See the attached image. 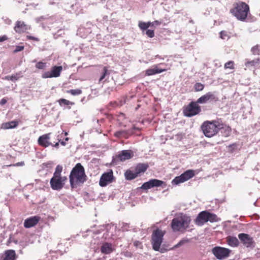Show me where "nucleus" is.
Instances as JSON below:
<instances>
[{
	"label": "nucleus",
	"mask_w": 260,
	"mask_h": 260,
	"mask_svg": "<svg viewBox=\"0 0 260 260\" xmlns=\"http://www.w3.org/2000/svg\"><path fill=\"white\" fill-rule=\"evenodd\" d=\"M24 161H20V162H18L14 165H13L14 166H17V167H18V166H23L24 165Z\"/></svg>",
	"instance_id": "51"
},
{
	"label": "nucleus",
	"mask_w": 260,
	"mask_h": 260,
	"mask_svg": "<svg viewBox=\"0 0 260 260\" xmlns=\"http://www.w3.org/2000/svg\"><path fill=\"white\" fill-rule=\"evenodd\" d=\"M62 171V167L60 165H57L55 168V172L61 174Z\"/></svg>",
	"instance_id": "45"
},
{
	"label": "nucleus",
	"mask_w": 260,
	"mask_h": 260,
	"mask_svg": "<svg viewBox=\"0 0 260 260\" xmlns=\"http://www.w3.org/2000/svg\"><path fill=\"white\" fill-rule=\"evenodd\" d=\"M207 216V222L209 221L211 222H217L219 221V218H218L217 215L214 213H212L208 211Z\"/></svg>",
	"instance_id": "28"
},
{
	"label": "nucleus",
	"mask_w": 260,
	"mask_h": 260,
	"mask_svg": "<svg viewBox=\"0 0 260 260\" xmlns=\"http://www.w3.org/2000/svg\"><path fill=\"white\" fill-rule=\"evenodd\" d=\"M125 132L124 131H117L115 133V137H120L124 136Z\"/></svg>",
	"instance_id": "41"
},
{
	"label": "nucleus",
	"mask_w": 260,
	"mask_h": 260,
	"mask_svg": "<svg viewBox=\"0 0 260 260\" xmlns=\"http://www.w3.org/2000/svg\"><path fill=\"white\" fill-rule=\"evenodd\" d=\"M138 25L140 28L143 31L146 30L148 29V28L150 26V22L146 23L144 22L140 21L139 22Z\"/></svg>",
	"instance_id": "30"
},
{
	"label": "nucleus",
	"mask_w": 260,
	"mask_h": 260,
	"mask_svg": "<svg viewBox=\"0 0 260 260\" xmlns=\"http://www.w3.org/2000/svg\"><path fill=\"white\" fill-rule=\"evenodd\" d=\"M146 34L149 38H153L154 37V31L153 30L147 29Z\"/></svg>",
	"instance_id": "38"
},
{
	"label": "nucleus",
	"mask_w": 260,
	"mask_h": 260,
	"mask_svg": "<svg viewBox=\"0 0 260 260\" xmlns=\"http://www.w3.org/2000/svg\"><path fill=\"white\" fill-rule=\"evenodd\" d=\"M233 65H234V62L232 61H230L224 64V68L225 69H233Z\"/></svg>",
	"instance_id": "39"
},
{
	"label": "nucleus",
	"mask_w": 260,
	"mask_h": 260,
	"mask_svg": "<svg viewBox=\"0 0 260 260\" xmlns=\"http://www.w3.org/2000/svg\"><path fill=\"white\" fill-rule=\"evenodd\" d=\"M7 102V100L5 98L2 99L0 101V104L1 105H4Z\"/></svg>",
	"instance_id": "52"
},
{
	"label": "nucleus",
	"mask_w": 260,
	"mask_h": 260,
	"mask_svg": "<svg viewBox=\"0 0 260 260\" xmlns=\"http://www.w3.org/2000/svg\"><path fill=\"white\" fill-rule=\"evenodd\" d=\"M126 256H130L128 254H127Z\"/></svg>",
	"instance_id": "60"
},
{
	"label": "nucleus",
	"mask_w": 260,
	"mask_h": 260,
	"mask_svg": "<svg viewBox=\"0 0 260 260\" xmlns=\"http://www.w3.org/2000/svg\"><path fill=\"white\" fill-rule=\"evenodd\" d=\"M52 178H64V177H61V174L54 172V173H53V176L52 177Z\"/></svg>",
	"instance_id": "44"
},
{
	"label": "nucleus",
	"mask_w": 260,
	"mask_h": 260,
	"mask_svg": "<svg viewBox=\"0 0 260 260\" xmlns=\"http://www.w3.org/2000/svg\"><path fill=\"white\" fill-rule=\"evenodd\" d=\"M46 67V63L42 61L37 62L36 64V67L39 69H44Z\"/></svg>",
	"instance_id": "37"
},
{
	"label": "nucleus",
	"mask_w": 260,
	"mask_h": 260,
	"mask_svg": "<svg viewBox=\"0 0 260 260\" xmlns=\"http://www.w3.org/2000/svg\"><path fill=\"white\" fill-rule=\"evenodd\" d=\"M30 29V26L25 24L24 21L18 20L16 22L14 29L18 34H22Z\"/></svg>",
	"instance_id": "17"
},
{
	"label": "nucleus",
	"mask_w": 260,
	"mask_h": 260,
	"mask_svg": "<svg viewBox=\"0 0 260 260\" xmlns=\"http://www.w3.org/2000/svg\"><path fill=\"white\" fill-rule=\"evenodd\" d=\"M194 176V171L192 170H188L180 176L176 177L172 181L173 184L178 185L184 182Z\"/></svg>",
	"instance_id": "8"
},
{
	"label": "nucleus",
	"mask_w": 260,
	"mask_h": 260,
	"mask_svg": "<svg viewBox=\"0 0 260 260\" xmlns=\"http://www.w3.org/2000/svg\"><path fill=\"white\" fill-rule=\"evenodd\" d=\"M129 228V224L124 222H119L118 223V226H115V229H118L119 231H128Z\"/></svg>",
	"instance_id": "29"
},
{
	"label": "nucleus",
	"mask_w": 260,
	"mask_h": 260,
	"mask_svg": "<svg viewBox=\"0 0 260 260\" xmlns=\"http://www.w3.org/2000/svg\"><path fill=\"white\" fill-rule=\"evenodd\" d=\"M50 133H48L40 136L38 141L39 145L44 147H47L50 145H52V143L49 141L50 138Z\"/></svg>",
	"instance_id": "20"
},
{
	"label": "nucleus",
	"mask_w": 260,
	"mask_h": 260,
	"mask_svg": "<svg viewBox=\"0 0 260 260\" xmlns=\"http://www.w3.org/2000/svg\"><path fill=\"white\" fill-rule=\"evenodd\" d=\"M166 71V69H162L158 68L157 65L153 66V68L148 69L145 71L146 76H152L157 74L162 73Z\"/></svg>",
	"instance_id": "21"
},
{
	"label": "nucleus",
	"mask_w": 260,
	"mask_h": 260,
	"mask_svg": "<svg viewBox=\"0 0 260 260\" xmlns=\"http://www.w3.org/2000/svg\"><path fill=\"white\" fill-rule=\"evenodd\" d=\"M134 245L136 247H139L140 246H142L141 243L139 241H135L134 242Z\"/></svg>",
	"instance_id": "50"
},
{
	"label": "nucleus",
	"mask_w": 260,
	"mask_h": 260,
	"mask_svg": "<svg viewBox=\"0 0 260 260\" xmlns=\"http://www.w3.org/2000/svg\"><path fill=\"white\" fill-rule=\"evenodd\" d=\"M41 220V217L39 216H34L29 217L24 221V226L25 228L28 229L36 226Z\"/></svg>",
	"instance_id": "16"
},
{
	"label": "nucleus",
	"mask_w": 260,
	"mask_h": 260,
	"mask_svg": "<svg viewBox=\"0 0 260 260\" xmlns=\"http://www.w3.org/2000/svg\"><path fill=\"white\" fill-rule=\"evenodd\" d=\"M184 243V241L181 240L179 242H178L175 246V247H179L181 246Z\"/></svg>",
	"instance_id": "53"
},
{
	"label": "nucleus",
	"mask_w": 260,
	"mask_h": 260,
	"mask_svg": "<svg viewBox=\"0 0 260 260\" xmlns=\"http://www.w3.org/2000/svg\"><path fill=\"white\" fill-rule=\"evenodd\" d=\"M17 255L14 250L9 249L4 251L2 255L0 260H16Z\"/></svg>",
	"instance_id": "18"
},
{
	"label": "nucleus",
	"mask_w": 260,
	"mask_h": 260,
	"mask_svg": "<svg viewBox=\"0 0 260 260\" xmlns=\"http://www.w3.org/2000/svg\"><path fill=\"white\" fill-rule=\"evenodd\" d=\"M230 12L239 20L244 21L249 12V6L244 2L236 3Z\"/></svg>",
	"instance_id": "3"
},
{
	"label": "nucleus",
	"mask_w": 260,
	"mask_h": 260,
	"mask_svg": "<svg viewBox=\"0 0 260 260\" xmlns=\"http://www.w3.org/2000/svg\"><path fill=\"white\" fill-rule=\"evenodd\" d=\"M251 52L253 55H260V46L256 45L251 49Z\"/></svg>",
	"instance_id": "32"
},
{
	"label": "nucleus",
	"mask_w": 260,
	"mask_h": 260,
	"mask_svg": "<svg viewBox=\"0 0 260 260\" xmlns=\"http://www.w3.org/2000/svg\"><path fill=\"white\" fill-rule=\"evenodd\" d=\"M221 126H222L221 121L217 120L205 121L202 124L201 128L206 137L211 138L218 133Z\"/></svg>",
	"instance_id": "2"
},
{
	"label": "nucleus",
	"mask_w": 260,
	"mask_h": 260,
	"mask_svg": "<svg viewBox=\"0 0 260 260\" xmlns=\"http://www.w3.org/2000/svg\"><path fill=\"white\" fill-rule=\"evenodd\" d=\"M217 101H218V98L215 93L208 92L199 98L197 100V103L199 104H205L208 102H216Z\"/></svg>",
	"instance_id": "11"
},
{
	"label": "nucleus",
	"mask_w": 260,
	"mask_h": 260,
	"mask_svg": "<svg viewBox=\"0 0 260 260\" xmlns=\"http://www.w3.org/2000/svg\"><path fill=\"white\" fill-rule=\"evenodd\" d=\"M58 141L57 142H56L54 145H53L52 144L51 146L55 147L56 148H58V146H59V142H60V140L58 139Z\"/></svg>",
	"instance_id": "54"
},
{
	"label": "nucleus",
	"mask_w": 260,
	"mask_h": 260,
	"mask_svg": "<svg viewBox=\"0 0 260 260\" xmlns=\"http://www.w3.org/2000/svg\"><path fill=\"white\" fill-rule=\"evenodd\" d=\"M167 184L165 182L157 179H151L148 181L144 182L141 187L143 189H149L155 187L161 186L162 188H165Z\"/></svg>",
	"instance_id": "9"
},
{
	"label": "nucleus",
	"mask_w": 260,
	"mask_h": 260,
	"mask_svg": "<svg viewBox=\"0 0 260 260\" xmlns=\"http://www.w3.org/2000/svg\"><path fill=\"white\" fill-rule=\"evenodd\" d=\"M26 38L28 40H34L36 41H39V39L38 38L31 36H26Z\"/></svg>",
	"instance_id": "48"
},
{
	"label": "nucleus",
	"mask_w": 260,
	"mask_h": 260,
	"mask_svg": "<svg viewBox=\"0 0 260 260\" xmlns=\"http://www.w3.org/2000/svg\"><path fill=\"white\" fill-rule=\"evenodd\" d=\"M148 167L149 166L147 164L139 163L135 167V170L139 176L141 174L144 173Z\"/></svg>",
	"instance_id": "23"
},
{
	"label": "nucleus",
	"mask_w": 260,
	"mask_h": 260,
	"mask_svg": "<svg viewBox=\"0 0 260 260\" xmlns=\"http://www.w3.org/2000/svg\"><path fill=\"white\" fill-rule=\"evenodd\" d=\"M237 148V144L235 143L231 144L229 146V151L231 152H233Z\"/></svg>",
	"instance_id": "40"
},
{
	"label": "nucleus",
	"mask_w": 260,
	"mask_h": 260,
	"mask_svg": "<svg viewBox=\"0 0 260 260\" xmlns=\"http://www.w3.org/2000/svg\"><path fill=\"white\" fill-rule=\"evenodd\" d=\"M204 87L205 86L204 84L199 82L196 83L193 86L194 90L197 92L202 91L204 89Z\"/></svg>",
	"instance_id": "33"
},
{
	"label": "nucleus",
	"mask_w": 260,
	"mask_h": 260,
	"mask_svg": "<svg viewBox=\"0 0 260 260\" xmlns=\"http://www.w3.org/2000/svg\"><path fill=\"white\" fill-rule=\"evenodd\" d=\"M108 72V70L106 67H104L103 70V75L100 78V81H101L105 77L106 75L107 74V73Z\"/></svg>",
	"instance_id": "42"
},
{
	"label": "nucleus",
	"mask_w": 260,
	"mask_h": 260,
	"mask_svg": "<svg viewBox=\"0 0 260 260\" xmlns=\"http://www.w3.org/2000/svg\"><path fill=\"white\" fill-rule=\"evenodd\" d=\"M208 211H203L201 212L197 217L195 220V223L199 226L203 225L205 222H207Z\"/></svg>",
	"instance_id": "19"
},
{
	"label": "nucleus",
	"mask_w": 260,
	"mask_h": 260,
	"mask_svg": "<svg viewBox=\"0 0 260 260\" xmlns=\"http://www.w3.org/2000/svg\"><path fill=\"white\" fill-rule=\"evenodd\" d=\"M101 251L103 253L109 254L112 252L111 244L106 243L101 247Z\"/></svg>",
	"instance_id": "27"
},
{
	"label": "nucleus",
	"mask_w": 260,
	"mask_h": 260,
	"mask_svg": "<svg viewBox=\"0 0 260 260\" xmlns=\"http://www.w3.org/2000/svg\"><path fill=\"white\" fill-rule=\"evenodd\" d=\"M66 180L65 177L64 178H51L50 181L51 187L55 190L61 189L64 185Z\"/></svg>",
	"instance_id": "14"
},
{
	"label": "nucleus",
	"mask_w": 260,
	"mask_h": 260,
	"mask_svg": "<svg viewBox=\"0 0 260 260\" xmlns=\"http://www.w3.org/2000/svg\"><path fill=\"white\" fill-rule=\"evenodd\" d=\"M58 103H59L60 106H62L63 104L64 105H74L75 103L72 102H70L64 99H60L58 101Z\"/></svg>",
	"instance_id": "31"
},
{
	"label": "nucleus",
	"mask_w": 260,
	"mask_h": 260,
	"mask_svg": "<svg viewBox=\"0 0 260 260\" xmlns=\"http://www.w3.org/2000/svg\"><path fill=\"white\" fill-rule=\"evenodd\" d=\"M225 240L227 244L231 247H236L239 245V241L236 237L228 236Z\"/></svg>",
	"instance_id": "22"
},
{
	"label": "nucleus",
	"mask_w": 260,
	"mask_h": 260,
	"mask_svg": "<svg viewBox=\"0 0 260 260\" xmlns=\"http://www.w3.org/2000/svg\"><path fill=\"white\" fill-rule=\"evenodd\" d=\"M24 49V46H17L16 47V49L14 50L15 52H17L19 51H22Z\"/></svg>",
	"instance_id": "47"
},
{
	"label": "nucleus",
	"mask_w": 260,
	"mask_h": 260,
	"mask_svg": "<svg viewBox=\"0 0 260 260\" xmlns=\"http://www.w3.org/2000/svg\"><path fill=\"white\" fill-rule=\"evenodd\" d=\"M70 182L72 188L82 185L87 180L85 169L81 163H77L72 169L70 176Z\"/></svg>",
	"instance_id": "1"
},
{
	"label": "nucleus",
	"mask_w": 260,
	"mask_h": 260,
	"mask_svg": "<svg viewBox=\"0 0 260 260\" xmlns=\"http://www.w3.org/2000/svg\"><path fill=\"white\" fill-rule=\"evenodd\" d=\"M124 176L126 180H132L137 177L138 176V175L137 174L135 170L134 171H133L128 170L125 172Z\"/></svg>",
	"instance_id": "25"
},
{
	"label": "nucleus",
	"mask_w": 260,
	"mask_h": 260,
	"mask_svg": "<svg viewBox=\"0 0 260 260\" xmlns=\"http://www.w3.org/2000/svg\"><path fill=\"white\" fill-rule=\"evenodd\" d=\"M191 221V218L187 215H183L180 219L174 218L171 222V227L174 231H179L182 229H187Z\"/></svg>",
	"instance_id": "4"
},
{
	"label": "nucleus",
	"mask_w": 260,
	"mask_h": 260,
	"mask_svg": "<svg viewBox=\"0 0 260 260\" xmlns=\"http://www.w3.org/2000/svg\"><path fill=\"white\" fill-rule=\"evenodd\" d=\"M121 116L122 117H124V114H121Z\"/></svg>",
	"instance_id": "58"
},
{
	"label": "nucleus",
	"mask_w": 260,
	"mask_h": 260,
	"mask_svg": "<svg viewBox=\"0 0 260 260\" xmlns=\"http://www.w3.org/2000/svg\"><path fill=\"white\" fill-rule=\"evenodd\" d=\"M18 125V121L14 120L10 122L3 123L2 125V128L5 129L14 128L16 127Z\"/></svg>",
	"instance_id": "24"
},
{
	"label": "nucleus",
	"mask_w": 260,
	"mask_h": 260,
	"mask_svg": "<svg viewBox=\"0 0 260 260\" xmlns=\"http://www.w3.org/2000/svg\"><path fill=\"white\" fill-rule=\"evenodd\" d=\"M164 234L165 233L159 229H156L153 231L151 237V244L153 249L155 251H159L162 242Z\"/></svg>",
	"instance_id": "5"
},
{
	"label": "nucleus",
	"mask_w": 260,
	"mask_h": 260,
	"mask_svg": "<svg viewBox=\"0 0 260 260\" xmlns=\"http://www.w3.org/2000/svg\"><path fill=\"white\" fill-rule=\"evenodd\" d=\"M133 156V153L131 150H122L119 154L115 156V162L118 160L124 161L132 158Z\"/></svg>",
	"instance_id": "15"
},
{
	"label": "nucleus",
	"mask_w": 260,
	"mask_h": 260,
	"mask_svg": "<svg viewBox=\"0 0 260 260\" xmlns=\"http://www.w3.org/2000/svg\"><path fill=\"white\" fill-rule=\"evenodd\" d=\"M222 127L220 128L219 131H220L221 133L222 134V135L227 137L230 136L231 133V128L229 126H227L223 123H222Z\"/></svg>",
	"instance_id": "26"
},
{
	"label": "nucleus",
	"mask_w": 260,
	"mask_h": 260,
	"mask_svg": "<svg viewBox=\"0 0 260 260\" xmlns=\"http://www.w3.org/2000/svg\"><path fill=\"white\" fill-rule=\"evenodd\" d=\"M67 92L68 93H70L73 95H79L82 93V90L79 89H71L69 90H67Z\"/></svg>",
	"instance_id": "35"
},
{
	"label": "nucleus",
	"mask_w": 260,
	"mask_h": 260,
	"mask_svg": "<svg viewBox=\"0 0 260 260\" xmlns=\"http://www.w3.org/2000/svg\"><path fill=\"white\" fill-rule=\"evenodd\" d=\"M62 70V66H54L50 71H47L42 74L43 78H56L60 76Z\"/></svg>",
	"instance_id": "10"
},
{
	"label": "nucleus",
	"mask_w": 260,
	"mask_h": 260,
	"mask_svg": "<svg viewBox=\"0 0 260 260\" xmlns=\"http://www.w3.org/2000/svg\"><path fill=\"white\" fill-rule=\"evenodd\" d=\"M211 251L214 256L218 260H223L228 258L232 252L231 249L219 246L213 247Z\"/></svg>",
	"instance_id": "6"
},
{
	"label": "nucleus",
	"mask_w": 260,
	"mask_h": 260,
	"mask_svg": "<svg viewBox=\"0 0 260 260\" xmlns=\"http://www.w3.org/2000/svg\"><path fill=\"white\" fill-rule=\"evenodd\" d=\"M238 238L241 242L246 247L253 248L254 241L253 238L247 234L240 233L238 235Z\"/></svg>",
	"instance_id": "12"
},
{
	"label": "nucleus",
	"mask_w": 260,
	"mask_h": 260,
	"mask_svg": "<svg viewBox=\"0 0 260 260\" xmlns=\"http://www.w3.org/2000/svg\"><path fill=\"white\" fill-rule=\"evenodd\" d=\"M5 79H6V80H11V76H6Z\"/></svg>",
	"instance_id": "55"
},
{
	"label": "nucleus",
	"mask_w": 260,
	"mask_h": 260,
	"mask_svg": "<svg viewBox=\"0 0 260 260\" xmlns=\"http://www.w3.org/2000/svg\"><path fill=\"white\" fill-rule=\"evenodd\" d=\"M8 39V38L6 35L1 36L0 37V42H3L7 40Z\"/></svg>",
	"instance_id": "49"
},
{
	"label": "nucleus",
	"mask_w": 260,
	"mask_h": 260,
	"mask_svg": "<svg viewBox=\"0 0 260 260\" xmlns=\"http://www.w3.org/2000/svg\"><path fill=\"white\" fill-rule=\"evenodd\" d=\"M259 59L257 58L256 59L252 60L251 61H247L245 62V66L246 67H249L250 66H255L257 63H258Z\"/></svg>",
	"instance_id": "34"
},
{
	"label": "nucleus",
	"mask_w": 260,
	"mask_h": 260,
	"mask_svg": "<svg viewBox=\"0 0 260 260\" xmlns=\"http://www.w3.org/2000/svg\"><path fill=\"white\" fill-rule=\"evenodd\" d=\"M113 179V171L111 170L109 172L104 173L101 177L99 185L102 187L107 185L112 182Z\"/></svg>",
	"instance_id": "13"
},
{
	"label": "nucleus",
	"mask_w": 260,
	"mask_h": 260,
	"mask_svg": "<svg viewBox=\"0 0 260 260\" xmlns=\"http://www.w3.org/2000/svg\"><path fill=\"white\" fill-rule=\"evenodd\" d=\"M66 140L68 141V138H66Z\"/></svg>",
	"instance_id": "59"
},
{
	"label": "nucleus",
	"mask_w": 260,
	"mask_h": 260,
	"mask_svg": "<svg viewBox=\"0 0 260 260\" xmlns=\"http://www.w3.org/2000/svg\"><path fill=\"white\" fill-rule=\"evenodd\" d=\"M11 76V81H15L18 80L20 78L22 77L23 76L21 75V73L19 72V73H17L15 74L12 75Z\"/></svg>",
	"instance_id": "36"
},
{
	"label": "nucleus",
	"mask_w": 260,
	"mask_h": 260,
	"mask_svg": "<svg viewBox=\"0 0 260 260\" xmlns=\"http://www.w3.org/2000/svg\"><path fill=\"white\" fill-rule=\"evenodd\" d=\"M220 38L222 39H225L226 38H229L226 32L225 31H221L220 32Z\"/></svg>",
	"instance_id": "43"
},
{
	"label": "nucleus",
	"mask_w": 260,
	"mask_h": 260,
	"mask_svg": "<svg viewBox=\"0 0 260 260\" xmlns=\"http://www.w3.org/2000/svg\"><path fill=\"white\" fill-rule=\"evenodd\" d=\"M60 144L62 145V146H65L66 145V142H63V141H61L60 142Z\"/></svg>",
	"instance_id": "56"
},
{
	"label": "nucleus",
	"mask_w": 260,
	"mask_h": 260,
	"mask_svg": "<svg viewBox=\"0 0 260 260\" xmlns=\"http://www.w3.org/2000/svg\"><path fill=\"white\" fill-rule=\"evenodd\" d=\"M198 104L197 102H191L184 108V115L186 117H191L199 114L201 111V109Z\"/></svg>",
	"instance_id": "7"
},
{
	"label": "nucleus",
	"mask_w": 260,
	"mask_h": 260,
	"mask_svg": "<svg viewBox=\"0 0 260 260\" xmlns=\"http://www.w3.org/2000/svg\"><path fill=\"white\" fill-rule=\"evenodd\" d=\"M161 21L155 20L152 22H150V26H158L161 24Z\"/></svg>",
	"instance_id": "46"
},
{
	"label": "nucleus",
	"mask_w": 260,
	"mask_h": 260,
	"mask_svg": "<svg viewBox=\"0 0 260 260\" xmlns=\"http://www.w3.org/2000/svg\"><path fill=\"white\" fill-rule=\"evenodd\" d=\"M189 22L191 23H193V21L192 20H189Z\"/></svg>",
	"instance_id": "57"
}]
</instances>
